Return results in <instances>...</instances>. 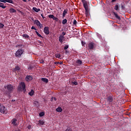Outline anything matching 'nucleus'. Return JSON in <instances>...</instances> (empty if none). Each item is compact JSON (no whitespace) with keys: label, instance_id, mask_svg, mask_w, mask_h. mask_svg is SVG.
<instances>
[{"label":"nucleus","instance_id":"obj_30","mask_svg":"<svg viewBox=\"0 0 131 131\" xmlns=\"http://www.w3.org/2000/svg\"><path fill=\"white\" fill-rule=\"evenodd\" d=\"M5 27V25L2 24V23H0V29H3Z\"/></svg>","mask_w":131,"mask_h":131},{"label":"nucleus","instance_id":"obj_35","mask_svg":"<svg viewBox=\"0 0 131 131\" xmlns=\"http://www.w3.org/2000/svg\"><path fill=\"white\" fill-rule=\"evenodd\" d=\"M19 70H20V67H19L18 66L15 67V71H19Z\"/></svg>","mask_w":131,"mask_h":131},{"label":"nucleus","instance_id":"obj_50","mask_svg":"<svg viewBox=\"0 0 131 131\" xmlns=\"http://www.w3.org/2000/svg\"><path fill=\"white\" fill-rule=\"evenodd\" d=\"M65 53H66V54H67V53H68V51L66 50V51H65Z\"/></svg>","mask_w":131,"mask_h":131},{"label":"nucleus","instance_id":"obj_28","mask_svg":"<svg viewBox=\"0 0 131 131\" xmlns=\"http://www.w3.org/2000/svg\"><path fill=\"white\" fill-rule=\"evenodd\" d=\"M67 23V19L66 18L62 20V25H65Z\"/></svg>","mask_w":131,"mask_h":131},{"label":"nucleus","instance_id":"obj_20","mask_svg":"<svg viewBox=\"0 0 131 131\" xmlns=\"http://www.w3.org/2000/svg\"><path fill=\"white\" fill-rule=\"evenodd\" d=\"M114 15L115 16V17L116 18V19H118L119 20H120V19H121V18H120V16H119L118 15V14H117V13L114 12Z\"/></svg>","mask_w":131,"mask_h":131},{"label":"nucleus","instance_id":"obj_41","mask_svg":"<svg viewBox=\"0 0 131 131\" xmlns=\"http://www.w3.org/2000/svg\"><path fill=\"white\" fill-rule=\"evenodd\" d=\"M62 36H63V35H66V32H62Z\"/></svg>","mask_w":131,"mask_h":131},{"label":"nucleus","instance_id":"obj_2","mask_svg":"<svg viewBox=\"0 0 131 131\" xmlns=\"http://www.w3.org/2000/svg\"><path fill=\"white\" fill-rule=\"evenodd\" d=\"M18 92H23L24 94L26 93V85L24 82L19 83V85L17 87Z\"/></svg>","mask_w":131,"mask_h":131},{"label":"nucleus","instance_id":"obj_13","mask_svg":"<svg viewBox=\"0 0 131 131\" xmlns=\"http://www.w3.org/2000/svg\"><path fill=\"white\" fill-rule=\"evenodd\" d=\"M17 121V119L16 118H13L12 120H11V123L12 124H13V125H14L16 126V125H17V123H16V122Z\"/></svg>","mask_w":131,"mask_h":131},{"label":"nucleus","instance_id":"obj_22","mask_svg":"<svg viewBox=\"0 0 131 131\" xmlns=\"http://www.w3.org/2000/svg\"><path fill=\"white\" fill-rule=\"evenodd\" d=\"M0 8H2V9H6L7 6H4V3L0 2Z\"/></svg>","mask_w":131,"mask_h":131},{"label":"nucleus","instance_id":"obj_4","mask_svg":"<svg viewBox=\"0 0 131 131\" xmlns=\"http://www.w3.org/2000/svg\"><path fill=\"white\" fill-rule=\"evenodd\" d=\"M0 112L1 113H3V114H7V108L5 107V106H3V105H1L0 104Z\"/></svg>","mask_w":131,"mask_h":131},{"label":"nucleus","instance_id":"obj_37","mask_svg":"<svg viewBox=\"0 0 131 131\" xmlns=\"http://www.w3.org/2000/svg\"><path fill=\"white\" fill-rule=\"evenodd\" d=\"M68 48H69V46L66 45V46L64 47V50H67V49H68Z\"/></svg>","mask_w":131,"mask_h":131},{"label":"nucleus","instance_id":"obj_25","mask_svg":"<svg viewBox=\"0 0 131 131\" xmlns=\"http://www.w3.org/2000/svg\"><path fill=\"white\" fill-rule=\"evenodd\" d=\"M10 13H16V10L13 8H10L9 10Z\"/></svg>","mask_w":131,"mask_h":131},{"label":"nucleus","instance_id":"obj_46","mask_svg":"<svg viewBox=\"0 0 131 131\" xmlns=\"http://www.w3.org/2000/svg\"><path fill=\"white\" fill-rule=\"evenodd\" d=\"M53 98L54 101H57V98L56 97H53Z\"/></svg>","mask_w":131,"mask_h":131},{"label":"nucleus","instance_id":"obj_18","mask_svg":"<svg viewBox=\"0 0 131 131\" xmlns=\"http://www.w3.org/2000/svg\"><path fill=\"white\" fill-rule=\"evenodd\" d=\"M33 11L36 12V13H38V12H40V9H39V8L37 9L36 7H33Z\"/></svg>","mask_w":131,"mask_h":131},{"label":"nucleus","instance_id":"obj_55","mask_svg":"<svg viewBox=\"0 0 131 131\" xmlns=\"http://www.w3.org/2000/svg\"><path fill=\"white\" fill-rule=\"evenodd\" d=\"M128 1H130V0H128Z\"/></svg>","mask_w":131,"mask_h":131},{"label":"nucleus","instance_id":"obj_11","mask_svg":"<svg viewBox=\"0 0 131 131\" xmlns=\"http://www.w3.org/2000/svg\"><path fill=\"white\" fill-rule=\"evenodd\" d=\"M88 48L89 50H93L94 49V43L90 42L88 45Z\"/></svg>","mask_w":131,"mask_h":131},{"label":"nucleus","instance_id":"obj_3","mask_svg":"<svg viewBox=\"0 0 131 131\" xmlns=\"http://www.w3.org/2000/svg\"><path fill=\"white\" fill-rule=\"evenodd\" d=\"M23 53H24V50L19 49L15 52V56L16 58H20V57L22 56Z\"/></svg>","mask_w":131,"mask_h":131},{"label":"nucleus","instance_id":"obj_44","mask_svg":"<svg viewBox=\"0 0 131 131\" xmlns=\"http://www.w3.org/2000/svg\"><path fill=\"white\" fill-rule=\"evenodd\" d=\"M41 16L43 19H45L46 18V17L43 16V15L42 14H41Z\"/></svg>","mask_w":131,"mask_h":131},{"label":"nucleus","instance_id":"obj_34","mask_svg":"<svg viewBox=\"0 0 131 131\" xmlns=\"http://www.w3.org/2000/svg\"><path fill=\"white\" fill-rule=\"evenodd\" d=\"M49 18H51V19H53L54 17H55V16H54V15L53 14H50L49 15H48Z\"/></svg>","mask_w":131,"mask_h":131},{"label":"nucleus","instance_id":"obj_53","mask_svg":"<svg viewBox=\"0 0 131 131\" xmlns=\"http://www.w3.org/2000/svg\"><path fill=\"white\" fill-rule=\"evenodd\" d=\"M60 64H63V62H60Z\"/></svg>","mask_w":131,"mask_h":131},{"label":"nucleus","instance_id":"obj_47","mask_svg":"<svg viewBox=\"0 0 131 131\" xmlns=\"http://www.w3.org/2000/svg\"><path fill=\"white\" fill-rule=\"evenodd\" d=\"M24 3H27V0H21Z\"/></svg>","mask_w":131,"mask_h":131},{"label":"nucleus","instance_id":"obj_51","mask_svg":"<svg viewBox=\"0 0 131 131\" xmlns=\"http://www.w3.org/2000/svg\"><path fill=\"white\" fill-rule=\"evenodd\" d=\"M16 100L15 99H12V102H15Z\"/></svg>","mask_w":131,"mask_h":131},{"label":"nucleus","instance_id":"obj_54","mask_svg":"<svg viewBox=\"0 0 131 131\" xmlns=\"http://www.w3.org/2000/svg\"><path fill=\"white\" fill-rule=\"evenodd\" d=\"M42 1H45V0H42Z\"/></svg>","mask_w":131,"mask_h":131},{"label":"nucleus","instance_id":"obj_27","mask_svg":"<svg viewBox=\"0 0 131 131\" xmlns=\"http://www.w3.org/2000/svg\"><path fill=\"white\" fill-rule=\"evenodd\" d=\"M55 57L60 59L61 58V55H60V53H57L55 54Z\"/></svg>","mask_w":131,"mask_h":131},{"label":"nucleus","instance_id":"obj_49","mask_svg":"<svg viewBox=\"0 0 131 131\" xmlns=\"http://www.w3.org/2000/svg\"><path fill=\"white\" fill-rule=\"evenodd\" d=\"M115 2H116V0H112V3H115Z\"/></svg>","mask_w":131,"mask_h":131},{"label":"nucleus","instance_id":"obj_38","mask_svg":"<svg viewBox=\"0 0 131 131\" xmlns=\"http://www.w3.org/2000/svg\"><path fill=\"white\" fill-rule=\"evenodd\" d=\"M38 43H40V46H43V43H42V41H40V40H38Z\"/></svg>","mask_w":131,"mask_h":131},{"label":"nucleus","instance_id":"obj_16","mask_svg":"<svg viewBox=\"0 0 131 131\" xmlns=\"http://www.w3.org/2000/svg\"><path fill=\"white\" fill-rule=\"evenodd\" d=\"M63 38H64V36L60 35L59 37V41L60 42H63Z\"/></svg>","mask_w":131,"mask_h":131},{"label":"nucleus","instance_id":"obj_15","mask_svg":"<svg viewBox=\"0 0 131 131\" xmlns=\"http://www.w3.org/2000/svg\"><path fill=\"white\" fill-rule=\"evenodd\" d=\"M82 3H83L84 8H85V7H89V6H88V3H87L85 1V0H82Z\"/></svg>","mask_w":131,"mask_h":131},{"label":"nucleus","instance_id":"obj_5","mask_svg":"<svg viewBox=\"0 0 131 131\" xmlns=\"http://www.w3.org/2000/svg\"><path fill=\"white\" fill-rule=\"evenodd\" d=\"M34 24L36 25L40 29H41L43 27L42 24H41L40 21H39V20H38V19L35 20L34 21Z\"/></svg>","mask_w":131,"mask_h":131},{"label":"nucleus","instance_id":"obj_32","mask_svg":"<svg viewBox=\"0 0 131 131\" xmlns=\"http://www.w3.org/2000/svg\"><path fill=\"white\" fill-rule=\"evenodd\" d=\"M35 33H36L37 35H38V36H39V37H42V36H41V35H40V34H39V33H38V32L36 31Z\"/></svg>","mask_w":131,"mask_h":131},{"label":"nucleus","instance_id":"obj_23","mask_svg":"<svg viewBox=\"0 0 131 131\" xmlns=\"http://www.w3.org/2000/svg\"><path fill=\"white\" fill-rule=\"evenodd\" d=\"M114 9L116 10V11H119V6L118 5H115V7H114Z\"/></svg>","mask_w":131,"mask_h":131},{"label":"nucleus","instance_id":"obj_8","mask_svg":"<svg viewBox=\"0 0 131 131\" xmlns=\"http://www.w3.org/2000/svg\"><path fill=\"white\" fill-rule=\"evenodd\" d=\"M44 33L47 35L50 34V31L49 30V27H45L43 30Z\"/></svg>","mask_w":131,"mask_h":131},{"label":"nucleus","instance_id":"obj_24","mask_svg":"<svg viewBox=\"0 0 131 131\" xmlns=\"http://www.w3.org/2000/svg\"><path fill=\"white\" fill-rule=\"evenodd\" d=\"M29 95L30 96H33L34 95V91L33 90H31V91L29 93Z\"/></svg>","mask_w":131,"mask_h":131},{"label":"nucleus","instance_id":"obj_9","mask_svg":"<svg viewBox=\"0 0 131 131\" xmlns=\"http://www.w3.org/2000/svg\"><path fill=\"white\" fill-rule=\"evenodd\" d=\"M33 79V77H32V76H27L25 78V80L26 81H31V80H32Z\"/></svg>","mask_w":131,"mask_h":131},{"label":"nucleus","instance_id":"obj_43","mask_svg":"<svg viewBox=\"0 0 131 131\" xmlns=\"http://www.w3.org/2000/svg\"><path fill=\"white\" fill-rule=\"evenodd\" d=\"M66 131H72V130H71V129L68 128L66 130Z\"/></svg>","mask_w":131,"mask_h":131},{"label":"nucleus","instance_id":"obj_39","mask_svg":"<svg viewBox=\"0 0 131 131\" xmlns=\"http://www.w3.org/2000/svg\"><path fill=\"white\" fill-rule=\"evenodd\" d=\"M121 8L122 9V10H124V9H125V7H124V5H122L121 6Z\"/></svg>","mask_w":131,"mask_h":131},{"label":"nucleus","instance_id":"obj_14","mask_svg":"<svg viewBox=\"0 0 131 131\" xmlns=\"http://www.w3.org/2000/svg\"><path fill=\"white\" fill-rule=\"evenodd\" d=\"M41 80L46 83H48V82H49V79L46 78H41Z\"/></svg>","mask_w":131,"mask_h":131},{"label":"nucleus","instance_id":"obj_45","mask_svg":"<svg viewBox=\"0 0 131 131\" xmlns=\"http://www.w3.org/2000/svg\"><path fill=\"white\" fill-rule=\"evenodd\" d=\"M28 129H30L31 128V125H29L28 127Z\"/></svg>","mask_w":131,"mask_h":131},{"label":"nucleus","instance_id":"obj_10","mask_svg":"<svg viewBox=\"0 0 131 131\" xmlns=\"http://www.w3.org/2000/svg\"><path fill=\"white\" fill-rule=\"evenodd\" d=\"M106 100L109 103H112L113 101V97L111 96H108L106 98Z\"/></svg>","mask_w":131,"mask_h":131},{"label":"nucleus","instance_id":"obj_52","mask_svg":"<svg viewBox=\"0 0 131 131\" xmlns=\"http://www.w3.org/2000/svg\"><path fill=\"white\" fill-rule=\"evenodd\" d=\"M53 100H54V99H53V98H52V99H51V102H52V101H53Z\"/></svg>","mask_w":131,"mask_h":131},{"label":"nucleus","instance_id":"obj_48","mask_svg":"<svg viewBox=\"0 0 131 131\" xmlns=\"http://www.w3.org/2000/svg\"><path fill=\"white\" fill-rule=\"evenodd\" d=\"M29 70H31V69H32V67H30L29 68H28Z\"/></svg>","mask_w":131,"mask_h":131},{"label":"nucleus","instance_id":"obj_33","mask_svg":"<svg viewBox=\"0 0 131 131\" xmlns=\"http://www.w3.org/2000/svg\"><path fill=\"white\" fill-rule=\"evenodd\" d=\"M72 84H73V85H77L78 83H77V82L74 81V82H72Z\"/></svg>","mask_w":131,"mask_h":131},{"label":"nucleus","instance_id":"obj_12","mask_svg":"<svg viewBox=\"0 0 131 131\" xmlns=\"http://www.w3.org/2000/svg\"><path fill=\"white\" fill-rule=\"evenodd\" d=\"M67 13H68V9H64L62 13V18H65V16H66V14H67Z\"/></svg>","mask_w":131,"mask_h":131},{"label":"nucleus","instance_id":"obj_1","mask_svg":"<svg viewBox=\"0 0 131 131\" xmlns=\"http://www.w3.org/2000/svg\"><path fill=\"white\" fill-rule=\"evenodd\" d=\"M4 89L6 90V94L8 95V97H11V94H12L14 90H15L14 86L11 84L4 86Z\"/></svg>","mask_w":131,"mask_h":131},{"label":"nucleus","instance_id":"obj_17","mask_svg":"<svg viewBox=\"0 0 131 131\" xmlns=\"http://www.w3.org/2000/svg\"><path fill=\"white\" fill-rule=\"evenodd\" d=\"M76 63L77 66H79L82 64V61H81L80 59H79L76 61Z\"/></svg>","mask_w":131,"mask_h":131},{"label":"nucleus","instance_id":"obj_36","mask_svg":"<svg viewBox=\"0 0 131 131\" xmlns=\"http://www.w3.org/2000/svg\"><path fill=\"white\" fill-rule=\"evenodd\" d=\"M74 25H76L77 24V21H76V19H74L73 21Z\"/></svg>","mask_w":131,"mask_h":131},{"label":"nucleus","instance_id":"obj_42","mask_svg":"<svg viewBox=\"0 0 131 131\" xmlns=\"http://www.w3.org/2000/svg\"><path fill=\"white\" fill-rule=\"evenodd\" d=\"M60 62H57V61H56V62H54V64H55V65H57V64H59Z\"/></svg>","mask_w":131,"mask_h":131},{"label":"nucleus","instance_id":"obj_40","mask_svg":"<svg viewBox=\"0 0 131 131\" xmlns=\"http://www.w3.org/2000/svg\"><path fill=\"white\" fill-rule=\"evenodd\" d=\"M31 29H34V30H36V28H35L34 26H32V27H31Z\"/></svg>","mask_w":131,"mask_h":131},{"label":"nucleus","instance_id":"obj_21","mask_svg":"<svg viewBox=\"0 0 131 131\" xmlns=\"http://www.w3.org/2000/svg\"><path fill=\"white\" fill-rule=\"evenodd\" d=\"M56 111H57V112L61 113L62 111H63V110L61 107H58L57 108H56Z\"/></svg>","mask_w":131,"mask_h":131},{"label":"nucleus","instance_id":"obj_7","mask_svg":"<svg viewBox=\"0 0 131 131\" xmlns=\"http://www.w3.org/2000/svg\"><path fill=\"white\" fill-rule=\"evenodd\" d=\"M0 2H1V3H9V4H12L13 5H14V1H13V0H0Z\"/></svg>","mask_w":131,"mask_h":131},{"label":"nucleus","instance_id":"obj_29","mask_svg":"<svg viewBox=\"0 0 131 131\" xmlns=\"http://www.w3.org/2000/svg\"><path fill=\"white\" fill-rule=\"evenodd\" d=\"M40 117H42V116H45V112H42L39 114Z\"/></svg>","mask_w":131,"mask_h":131},{"label":"nucleus","instance_id":"obj_31","mask_svg":"<svg viewBox=\"0 0 131 131\" xmlns=\"http://www.w3.org/2000/svg\"><path fill=\"white\" fill-rule=\"evenodd\" d=\"M53 20H54V21L56 22H58V21H59V18L54 16L53 18Z\"/></svg>","mask_w":131,"mask_h":131},{"label":"nucleus","instance_id":"obj_19","mask_svg":"<svg viewBox=\"0 0 131 131\" xmlns=\"http://www.w3.org/2000/svg\"><path fill=\"white\" fill-rule=\"evenodd\" d=\"M39 125H43L45 124V121L42 120H39L38 121Z\"/></svg>","mask_w":131,"mask_h":131},{"label":"nucleus","instance_id":"obj_26","mask_svg":"<svg viewBox=\"0 0 131 131\" xmlns=\"http://www.w3.org/2000/svg\"><path fill=\"white\" fill-rule=\"evenodd\" d=\"M23 37H24L25 38H29V35L26 34H24L22 35Z\"/></svg>","mask_w":131,"mask_h":131},{"label":"nucleus","instance_id":"obj_6","mask_svg":"<svg viewBox=\"0 0 131 131\" xmlns=\"http://www.w3.org/2000/svg\"><path fill=\"white\" fill-rule=\"evenodd\" d=\"M84 9L85 16L86 17H89L90 16V10H89V6L87 7L85 6Z\"/></svg>","mask_w":131,"mask_h":131}]
</instances>
